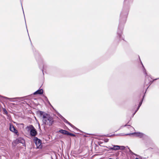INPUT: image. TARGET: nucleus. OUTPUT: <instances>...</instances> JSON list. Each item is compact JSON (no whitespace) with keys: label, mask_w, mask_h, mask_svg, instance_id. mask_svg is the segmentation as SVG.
Masks as SVG:
<instances>
[{"label":"nucleus","mask_w":159,"mask_h":159,"mask_svg":"<svg viewBox=\"0 0 159 159\" xmlns=\"http://www.w3.org/2000/svg\"><path fill=\"white\" fill-rule=\"evenodd\" d=\"M27 128L29 130H30V134L31 136H35L37 134V132L32 125H31L29 126H27Z\"/></svg>","instance_id":"3"},{"label":"nucleus","mask_w":159,"mask_h":159,"mask_svg":"<svg viewBox=\"0 0 159 159\" xmlns=\"http://www.w3.org/2000/svg\"><path fill=\"white\" fill-rule=\"evenodd\" d=\"M120 148H121V149H125V147L124 146H120Z\"/></svg>","instance_id":"20"},{"label":"nucleus","mask_w":159,"mask_h":159,"mask_svg":"<svg viewBox=\"0 0 159 159\" xmlns=\"http://www.w3.org/2000/svg\"><path fill=\"white\" fill-rule=\"evenodd\" d=\"M43 93V90L42 89H39L36 91H35L34 93V95H36V94H42Z\"/></svg>","instance_id":"8"},{"label":"nucleus","mask_w":159,"mask_h":159,"mask_svg":"<svg viewBox=\"0 0 159 159\" xmlns=\"http://www.w3.org/2000/svg\"><path fill=\"white\" fill-rule=\"evenodd\" d=\"M128 126V128H129V129L130 130H132V129H134L133 128V127L132 126H130V125H124V126H121V128H122L123 127H125V126Z\"/></svg>","instance_id":"12"},{"label":"nucleus","mask_w":159,"mask_h":159,"mask_svg":"<svg viewBox=\"0 0 159 159\" xmlns=\"http://www.w3.org/2000/svg\"><path fill=\"white\" fill-rule=\"evenodd\" d=\"M139 136H140H140H141V135H140V133Z\"/></svg>","instance_id":"24"},{"label":"nucleus","mask_w":159,"mask_h":159,"mask_svg":"<svg viewBox=\"0 0 159 159\" xmlns=\"http://www.w3.org/2000/svg\"><path fill=\"white\" fill-rule=\"evenodd\" d=\"M132 135L135 136H139V133H134L130 134H125L126 135Z\"/></svg>","instance_id":"9"},{"label":"nucleus","mask_w":159,"mask_h":159,"mask_svg":"<svg viewBox=\"0 0 159 159\" xmlns=\"http://www.w3.org/2000/svg\"><path fill=\"white\" fill-rule=\"evenodd\" d=\"M139 108V104L138 105L137 109L135 111V112L133 114V116L134 115V114L136 112V111L138 110V109Z\"/></svg>","instance_id":"18"},{"label":"nucleus","mask_w":159,"mask_h":159,"mask_svg":"<svg viewBox=\"0 0 159 159\" xmlns=\"http://www.w3.org/2000/svg\"><path fill=\"white\" fill-rule=\"evenodd\" d=\"M129 10V7L126 8L124 7L120 14V18L119 24L118 27V30L117 31L118 35L117 38L120 40L122 39L124 40L122 36V30L123 29V24L126 21V19Z\"/></svg>","instance_id":"1"},{"label":"nucleus","mask_w":159,"mask_h":159,"mask_svg":"<svg viewBox=\"0 0 159 159\" xmlns=\"http://www.w3.org/2000/svg\"><path fill=\"white\" fill-rule=\"evenodd\" d=\"M113 147H109V149L110 150H119L120 148V147L119 145H112Z\"/></svg>","instance_id":"7"},{"label":"nucleus","mask_w":159,"mask_h":159,"mask_svg":"<svg viewBox=\"0 0 159 159\" xmlns=\"http://www.w3.org/2000/svg\"><path fill=\"white\" fill-rule=\"evenodd\" d=\"M39 113L43 118V124L48 126H50L52 125L54 122V120L51 116L42 111H39Z\"/></svg>","instance_id":"2"},{"label":"nucleus","mask_w":159,"mask_h":159,"mask_svg":"<svg viewBox=\"0 0 159 159\" xmlns=\"http://www.w3.org/2000/svg\"><path fill=\"white\" fill-rule=\"evenodd\" d=\"M59 132L60 133L63 134H67L68 131H66V130H63V129H61L59 131Z\"/></svg>","instance_id":"11"},{"label":"nucleus","mask_w":159,"mask_h":159,"mask_svg":"<svg viewBox=\"0 0 159 159\" xmlns=\"http://www.w3.org/2000/svg\"><path fill=\"white\" fill-rule=\"evenodd\" d=\"M21 124V125H23V124Z\"/></svg>","instance_id":"25"},{"label":"nucleus","mask_w":159,"mask_h":159,"mask_svg":"<svg viewBox=\"0 0 159 159\" xmlns=\"http://www.w3.org/2000/svg\"><path fill=\"white\" fill-rule=\"evenodd\" d=\"M67 135H70L71 136H73V137L75 136V134H72V133H69L68 132V134H67Z\"/></svg>","instance_id":"15"},{"label":"nucleus","mask_w":159,"mask_h":159,"mask_svg":"<svg viewBox=\"0 0 159 159\" xmlns=\"http://www.w3.org/2000/svg\"><path fill=\"white\" fill-rule=\"evenodd\" d=\"M45 100H46V101H47V102H48V103L49 104H50V103L49 102V101H48V98H47V97H45Z\"/></svg>","instance_id":"16"},{"label":"nucleus","mask_w":159,"mask_h":159,"mask_svg":"<svg viewBox=\"0 0 159 159\" xmlns=\"http://www.w3.org/2000/svg\"><path fill=\"white\" fill-rule=\"evenodd\" d=\"M5 98L6 99H9V100L11 101H14V100H12L13 99H20V98H7V97H5Z\"/></svg>","instance_id":"13"},{"label":"nucleus","mask_w":159,"mask_h":159,"mask_svg":"<svg viewBox=\"0 0 159 159\" xmlns=\"http://www.w3.org/2000/svg\"><path fill=\"white\" fill-rule=\"evenodd\" d=\"M3 111L5 114H7V112L5 108L3 109Z\"/></svg>","instance_id":"17"},{"label":"nucleus","mask_w":159,"mask_h":159,"mask_svg":"<svg viewBox=\"0 0 159 159\" xmlns=\"http://www.w3.org/2000/svg\"><path fill=\"white\" fill-rule=\"evenodd\" d=\"M18 140V141L20 143L22 144H24L25 143V141L22 138H18L17 139Z\"/></svg>","instance_id":"10"},{"label":"nucleus","mask_w":159,"mask_h":159,"mask_svg":"<svg viewBox=\"0 0 159 159\" xmlns=\"http://www.w3.org/2000/svg\"><path fill=\"white\" fill-rule=\"evenodd\" d=\"M135 159H139L138 158H135Z\"/></svg>","instance_id":"23"},{"label":"nucleus","mask_w":159,"mask_h":159,"mask_svg":"<svg viewBox=\"0 0 159 159\" xmlns=\"http://www.w3.org/2000/svg\"><path fill=\"white\" fill-rule=\"evenodd\" d=\"M10 130L11 131L13 132L16 135H19V133H18V131L12 125L10 124Z\"/></svg>","instance_id":"5"},{"label":"nucleus","mask_w":159,"mask_h":159,"mask_svg":"<svg viewBox=\"0 0 159 159\" xmlns=\"http://www.w3.org/2000/svg\"><path fill=\"white\" fill-rule=\"evenodd\" d=\"M39 128H40V125H39Z\"/></svg>","instance_id":"22"},{"label":"nucleus","mask_w":159,"mask_h":159,"mask_svg":"<svg viewBox=\"0 0 159 159\" xmlns=\"http://www.w3.org/2000/svg\"><path fill=\"white\" fill-rule=\"evenodd\" d=\"M60 117L61 119L65 123L69 125L72 128L75 129H77V128L73 125L71 124L70 123L68 122L66 119L64 117L61 116Z\"/></svg>","instance_id":"6"},{"label":"nucleus","mask_w":159,"mask_h":159,"mask_svg":"<svg viewBox=\"0 0 159 159\" xmlns=\"http://www.w3.org/2000/svg\"><path fill=\"white\" fill-rule=\"evenodd\" d=\"M34 141L35 143L37 148H41V143L40 139H38L37 137H35L34 138Z\"/></svg>","instance_id":"4"},{"label":"nucleus","mask_w":159,"mask_h":159,"mask_svg":"<svg viewBox=\"0 0 159 159\" xmlns=\"http://www.w3.org/2000/svg\"><path fill=\"white\" fill-rule=\"evenodd\" d=\"M108 140H109V139H106L104 140V141L105 142H107L108 141Z\"/></svg>","instance_id":"19"},{"label":"nucleus","mask_w":159,"mask_h":159,"mask_svg":"<svg viewBox=\"0 0 159 159\" xmlns=\"http://www.w3.org/2000/svg\"><path fill=\"white\" fill-rule=\"evenodd\" d=\"M129 151L130 152L132 153L134 155H135V154L134 153H133L130 150H129Z\"/></svg>","instance_id":"21"},{"label":"nucleus","mask_w":159,"mask_h":159,"mask_svg":"<svg viewBox=\"0 0 159 159\" xmlns=\"http://www.w3.org/2000/svg\"><path fill=\"white\" fill-rule=\"evenodd\" d=\"M39 67L40 69L42 70L43 74V62L41 63V65H39Z\"/></svg>","instance_id":"14"}]
</instances>
